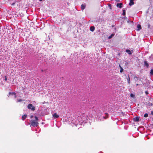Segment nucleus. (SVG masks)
<instances>
[{
	"label": "nucleus",
	"mask_w": 153,
	"mask_h": 153,
	"mask_svg": "<svg viewBox=\"0 0 153 153\" xmlns=\"http://www.w3.org/2000/svg\"><path fill=\"white\" fill-rule=\"evenodd\" d=\"M109 6L110 7H111V4H109Z\"/></svg>",
	"instance_id": "nucleus-28"
},
{
	"label": "nucleus",
	"mask_w": 153,
	"mask_h": 153,
	"mask_svg": "<svg viewBox=\"0 0 153 153\" xmlns=\"http://www.w3.org/2000/svg\"><path fill=\"white\" fill-rule=\"evenodd\" d=\"M140 117H136L133 118V121L134 122H138L139 121Z\"/></svg>",
	"instance_id": "nucleus-3"
},
{
	"label": "nucleus",
	"mask_w": 153,
	"mask_h": 153,
	"mask_svg": "<svg viewBox=\"0 0 153 153\" xmlns=\"http://www.w3.org/2000/svg\"><path fill=\"white\" fill-rule=\"evenodd\" d=\"M9 94H14V95H15V98H16V94L15 93V92H12V93H11V92H10L9 93Z\"/></svg>",
	"instance_id": "nucleus-13"
},
{
	"label": "nucleus",
	"mask_w": 153,
	"mask_h": 153,
	"mask_svg": "<svg viewBox=\"0 0 153 153\" xmlns=\"http://www.w3.org/2000/svg\"><path fill=\"white\" fill-rule=\"evenodd\" d=\"M119 66L120 69V73H122V72L123 71V70L120 64H119Z\"/></svg>",
	"instance_id": "nucleus-12"
},
{
	"label": "nucleus",
	"mask_w": 153,
	"mask_h": 153,
	"mask_svg": "<svg viewBox=\"0 0 153 153\" xmlns=\"http://www.w3.org/2000/svg\"><path fill=\"white\" fill-rule=\"evenodd\" d=\"M27 117V115L25 114L22 116V118L23 120H24Z\"/></svg>",
	"instance_id": "nucleus-14"
},
{
	"label": "nucleus",
	"mask_w": 153,
	"mask_h": 153,
	"mask_svg": "<svg viewBox=\"0 0 153 153\" xmlns=\"http://www.w3.org/2000/svg\"><path fill=\"white\" fill-rule=\"evenodd\" d=\"M117 2H120V0H115Z\"/></svg>",
	"instance_id": "nucleus-27"
},
{
	"label": "nucleus",
	"mask_w": 153,
	"mask_h": 153,
	"mask_svg": "<svg viewBox=\"0 0 153 153\" xmlns=\"http://www.w3.org/2000/svg\"><path fill=\"white\" fill-rule=\"evenodd\" d=\"M35 120H31L30 121V123L31 126L34 127H37L38 126L39 123L38 122V118L36 116L35 117Z\"/></svg>",
	"instance_id": "nucleus-1"
},
{
	"label": "nucleus",
	"mask_w": 153,
	"mask_h": 153,
	"mask_svg": "<svg viewBox=\"0 0 153 153\" xmlns=\"http://www.w3.org/2000/svg\"><path fill=\"white\" fill-rule=\"evenodd\" d=\"M145 93L146 94H149L148 92L147 91H145Z\"/></svg>",
	"instance_id": "nucleus-25"
},
{
	"label": "nucleus",
	"mask_w": 153,
	"mask_h": 153,
	"mask_svg": "<svg viewBox=\"0 0 153 153\" xmlns=\"http://www.w3.org/2000/svg\"><path fill=\"white\" fill-rule=\"evenodd\" d=\"M122 5L123 4L121 3H117V7H119L120 8H121L122 7Z\"/></svg>",
	"instance_id": "nucleus-4"
},
{
	"label": "nucleus",
	"mask_w": 153,
	"mask_h": 153,
	"mask_svg": "<svg viewBox=\"0 0 153 153\" xmlns=\"http://www.w3.org/2000/svg\"><path fill=\"white\" fill-rule=\"evenodd\" d=\"M148 105L149 106H151L153 105V104L152 103L149 102V103H148Z\"/></svg>",
	"instance_id": "nucleus-22"
},
{
	"label": "nucleus",
	"mask_w": 153,
	"mask_h": 153,
	"mask_svg": "<svg viewBox=\"0 0 153 153\" xmlns=\"http://www.w3.org/2000/svg\"><path fill=\"white\" fill-rule=\"evenodd\" d=\"M127 80L128 81V83H130V77L129 76H128V78H127Z\"/></svg>",
	"instance_id": "nucleus-20"
},
{
	"label": "nucleus",
	"mask_w": 153,
	"mask_h": 153,
	"mask_svg": "<svg viewBox=\"0 0 153 153\" xmlns=\"http://www.w3.org/2000/svg\"><path fill=\"white\" fill-rule=\"evenodd\" d=\"M33 116H31L30 117V118H32L33 117Z\"/></svg>",
	"instance_id": "nucleus-29"
},
{
	"label": "nucleus",
	"mask_w": 153,
	"mask_h": 153,
	"mask_svg": "<svg viewBox=\"0 0 153 153\" xmlns=\"http://www.w3.org/2000/svg\"><path fill=\"white\" fill-rule=\"evenodd\" d=\"M114 35L113 33L111 34V35L108 37V38L109 39H111L113 36H114Z\"/></svg>",
	"instance_id": "nucleus-15"
},
{
	"label": "nucleus",
	"mask_w": 153,
	"mask_h": 153,
	"mask_svg": "<svg viewBox=\"0 0 153 153\" xmlns=\"http://www.w3.org/2000/svg\"><path fill=\"white\" fill-rule=\"evenodd\" d=\"M144 65L146 66L147 67H149V64L146 61H145L144 62Z\"/></svg>",
	"instance_id": "nucleus-8"
},
{
	"label": "nucleus",
	"mask_w": 153,
	"mask_h": 153,
	"mask_svg": "<svg viewBox=\"0 0 153 153\" xmlns=\"http://www.w3.org/2000/svg\"><path fill=\"white\" fill-rule=\"evenodd\" d=\"M53 117L54 118H58L59 117V116L57 115L56 113H54L53 114Z\"/></svg>",
	"instance_id": "nucleus-7"
},
{
	"label": "nucleus",
	"mask_w": 153,
	"mask_h": 153,
	"mask_svg": "<svg viewBox=\"0 0 153 153\" xmlns=\"http://www.w3.org/2000/svg\"><path fill=\"white\" fill-rule=\"evenodd\" d=\"M40 1H42V0H39Z\"/></svg>",
	"instance_id": "nucleus-30"
},
{
	"label": "nucleus",
	"mask_w": 153,
	"mask_h": 153,
	"mask_svg": "<svg viewBox=\"0 0 153 153\" xmlns=\"http://www.w3.org/2000/svg\"><path fill=\"white\" fill-rule=\"evenodd\" d=\"M81 7L82 10H84L85 9V5H84V4H82L81 5Z\"/></svg>",
	"instance_id": "nucleus-10"
},
{
	"label": "nucleus",
	"mask_w": 153,
	"mask_h": 153,
	"mask_svg": "<svg viewBox=\"0 0 153 153\" xmlns=\"http://www.w3.org/2000/svg\"><path fill=\"white\" fill-rule=\"evenodd\" d=\"M126 52L128 54L131 55V54L132 53L131 52V51L128 49H127L126 50Z\"/></svg>",
	"instance_id": "nucleus-11"
},
{
	"label": "nucleus",
	"mask_w": 153,
	"mask_h": 153,
	"mask_svg": "<svg viewBox=\"0 0 153 153\" xmlns=\"http://www.w3.org/2000/svg\"><path fill=\"white\" fill-rule=\"evenodd\" d=\"M105 114H106L105 116V117H103V118L105 119H107L108 117V114L107 113H105Z\"/></svg>",
	"instance_id": "nucleus-16"
},
{
	"label": "nucleus",
	"mask_w": 153,
	"mask_h": 153,
	"mask_svg": "<svg viewBox=\"0 0 153 153\" xmlns=\"http://www.w3.org/2000/svg\"><path fill=\"white\" fill-rule=\"evenodd\" d=\"M130 96L131 97H134V95L132 94H130Z\"/></svg>",
	"instance_id": "nucleus-21"
},
{
	"label": "nucleus",
	"mask_w": 153,
	"mask_h": 153,
	"mask_svg": "<svg viewBox=\"0 0 153 153\" xmlns=\"http://www.w3.org/2000/svg\"><path fill=\"white\" fill-rule=\"evenodd\" d=\"M144 116L145 117H148V114H147V113L145 114H144Z\"/></svg>",
	"instance_id": "nucleus-19"
},
{
	"label": "nucleus",
	"mask_w": 153,
	"mask_h": 153,
	"mask_svg": "<svg viewBox=\"0 0 153 153\" xmlns=\"http://www.w3.org/2000/svg\"><path fill=\"white\" fill-rule=\"evenodd\" d=\"M150 74L151 75H153V69H152L151 70Z\"/></svg>",
	"instance_id": "nucleus-18"
},
{
	"label": "nucleus",
	"mask_w": 153,
	"mask_h": 153,
	"mask_svg": "<svg viewBox=\"0 0 153 153\" xmlns=\"http://www.w3.org/2000/svg\"><path fill=\"white\" fill-rule=\"evenodd\" d=\"M150 25L149 24L148 25V28H149L150 27Z\"/></svg>",
	"instance_id": "nucleus-26"
},
{
	"label": "nucleus",
	"mask_w": 153,
	"mask_h": 153,
	"mask_svg": "<svg viewBox=\"0 0 153 153\" xmlns=\"http://www.w3.org/2000/svg\"><path fill=\"white\" fill-rule=\"evenodd\" d=\"M5 79H4V80L5 81H6L7 80V77H6V76H5Z\"/></svg>",
	"instance_id": "nucleus-24"
},
{
	"label": "nucleus",
	"mask_w": 153,
	"mask_h": 153,
	"mask_svg": "<svg viewBox=\"0 0 153 153\" xmlns=\"http://www.w3.org/2000/svg\"><path fill=\"white\" fill-rule=\"evenodd\" d=\"M27 108L29 109H30L32 111H34L35 110V108L31 104H29L27 106Z\"/></svg>",
	"instance_id": "nucleus-2"
},
{
	"label": "nucleus",
	"mask_w": 153,
	"mask_h": 153,
	"mask_svg": "<svg viewBox=\"0 0 153 153\" xmlns=\"http://www.w3.org/2000/svg\"><path fill=\"white\" fill-rule=\"evenodd\" d=\"M134 0H130V2L129 3V5L130 6H131L134 4Z\"/></svg>",
	"instance_id": "nucleus-5"
},
{
	"label": "nucleus",
	"mask_w": 153,
	"mask_h": 153,
	"mask_svg": "<svg viewBox=\"0 0 153 153\" xmlns=\"http://www.w3.org/2000/svg\"><path fill=\"white\" fill-rule=\"evenodd\" d=\"M22 101V100L21 99H18L17 100V102H20Z\"/></svg>",
	"instance_id": "nucleus-23"
},
{
	"label": "nucleus",
	"mask_w": 153,
	"mask_h": 153,
	"mask_svg": "<svg viewBox=\"0 0 153 153\" xmlns=\"http://www.w3.org/2000/svg\"><path fill=\"white\" fill-rule=\"evenodd\" d=\"M137 27L138 29L137 30H140L142 28L141 26L140 25H137Z\"/></svg>",
	"instance_id": "nucleus-9"
},
{
	"label": "nucleus",
	"mask_w": 153,
	"mask_h": 153,
	"mask_svg": "<svg viewBox=\"0 0 153 153\" xmlns=\"http://www.w3.org/2000/svg\"><path fill=\"white\" fill-rule=\"evenodd\" d=\"M95 27L94 26H92L90 27V30L91 31H94L95 30Z\"/></svg>",
	"instance_id": "nucleus-6"
},
{
	"label": "nucleus",
	"mask_w": 153,
	"mask_h": 153,
	"mask_svg": "<svg viewBox=\"0 0 153 153\" xmlns=\"http://www.w3.org/2000/svg\"><path fill=\"white\" fill-rule=\"evenodd\" d=\"M122 14L123 16H125L126 15V10H123V13Z\"/></svg>",
	"instance_id": "nucleus-17"
}]
</instances>
